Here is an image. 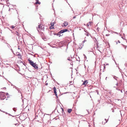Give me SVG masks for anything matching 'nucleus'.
Masks as SVG:
<instances>
[{"mask_svg": "<svg viewBox=\"0 0 127 127\" xmlns=\"http://www.w3.org/2000/svg\"><path fill=\"white\" fill-rule=\"evenodd\" d=\"M28 61L29 63L35 69H38V65L36 64V63H34L31 60L29 59Z\"/></svg>", "mask_w": 127, "mask_h": 127, "instance_id": "1", "label": "nucleus"}, {"mask_svg": "<svg viewBox=\"0 0 127 127\" xmlns=\"http://www.w3.org/2000/svg\"><path fill=\"white\" fill-rule=\"evenodd\" d=\"M44 27L41 25H39L38 26V27H37V29L38 32L43 31L44 30Z\"/></svg>", "mask_w": 127, "mask_h": 127, "instance_id": "2", "label": "nucleus"}, {"mask_svg": "<svg viewBox=\"0 0 127 127\" xmlns=\"http://www.w3.org/2000/svg\"><path fill=\"white\" fill-rule=\"evenodd\" d=\"M5 98L4 93L2 92H0V98L1 100H3Z\"/></svg>", "mask_w": 127, "mask_h": 127, "instance_id": "3", "label": "nucleus"}, {"mask_svg": "<svg viewBox=\"0 0 127 127\" xmlns=\"http://www.w3.org/2000/svg\"><path fill=\"white\" fill-rule=\"evenodd\" d=\"M68 23L66 21L64 22V23L62 25V26L63 27H66L68 25Z\"/></svg>", "mask_w": 127, "mask_h": 127, "instance_id": "4", "label": "nucleus"}, {"mask_svg": "<svg viewBox=\"0 0 127 127\" xmlns=\"http://www.w3.org/2000/svg\"><path fill=\"white\" fill-rule=\"evenodd\" d=\"M68 31V30L67 29H63L61 30L60 31V32L61 34H62L64 32H66Z\"/></svg>", "mask_w": 127, "mask_h": 127, "instance_id": "5", "label": "nucleus"}, {"mask_svg": "<svg viewBox=\"0 0 127 127\" xmlns=\"http://www.w3.org/2000/svg\"><path fill=\"white\" fill-rule=\"evenodd\" d=\"M108 121L106 119H105L103 120L102 122V124L103 125H104Z\"/></svg>", "mask_w": 127, "mask_h": 127, "instance_id": "6", "label": "nucleus"}, {"mask_svg": "<svg viewBox=\"0 0 127 127\" xmlns=\"http://www.w3.org/2000/svg\"><path fill=\"white\" fill-rule=\"evenodd\" d=\"M88 83V81L87 80L84 81L82 84V85H86Z\"/></svg>", "mask_w": 127, "mask_h": 127, "instance_id": "7", "label": "nucleus"}, {"mask_svg": "<svg viewBox=\"0 0 127 127\" xmlns=\"http://www.w3.org/2000/svg\"><path fill=\"white\" fill-rule=\"evenodd\" d=\"M39 34L40 35L42 36L44 35V33L41 31H40V32H38Z\"/></svg>", "mask_w": 127, "mask_h": 127, "instance_id": "8", "label": "nucleus"}, {"mask_svg": "<svg viewBox=\"0 0 127 127\" xmlns=\"http://www.w3.org/2000/svg\"><path fill=\"white\" fill-rule=\"evenodd\" d=\"M53 90L54 91V93L55 94H56V93H57L56 92V89L55 87H54L53 88Z\"/></svg>", "mask_w": 127, "mask_h": 127, "instance_id": "9", "label": "nucleus"}, {"mask_svg": "<svg viewBox=\"0 0 127 127\" xmlns=\"http://www.w3.org/2000/svg\"><path fill=\"white\" fill-rule=\"evenodd\" d=\"M36 2L35 3L36 4H40V2H39V1L38 0H36Z\"/></svg>", "mask_w": 127, "mask_h": 127, "instance_id": "10", "label": "nucleus"}, {"mask_svg": "<svg viewBox=\"0 0 127 127\" xmlns=\"http://www.w3.org/2000/svg\"><path fill=\"white\" fill-rule=\"evenodd\" d=\"M72 111V110L71 109H68L67 110V112L68 113H70Z\"/></svg>", "mask_w": 127, "mask_h": 127, "instance_id": "11", "label": "nucleus"}, {"mask_svg": "<svg viewBox=\"0 0 127 127\" xmlns=\"http://www.w3.org/2000/svg\"><path fill=\"white\" fill-rule=\"evenodd\" d=\"M61 33L60 32H59L57 34V35L59 36L60 37L61 36H62V35H61Z\"/></svg>", "mask_w": 127, "mask_h": 127, "instance_id": "12", "label": "nucleus"}, {"mask_svg": "<svg viewBox=\"0 0 127 127\" xmlns=\"http://www.w3.org/2000/svg\"><path fill=\"white\" fill-rule=\"evenodd\" d=\"M84 31L85 32H86V33H85V34H86L87 36H89V33L88 32H87L85 30H84Z\"/></svg>", "mask_w": 127, "mask_h": 127, "instance_id": "13", "label": "nucleus"}, {"mask_svg": "<svg viewBox=\"0 0 127 127\" xmlns=\"http://www.w3.org/2000/svg\"><path fill=\"white\" fill-rule=\"evenodd\" d=\"M92 23V22H89V23H88L87 24V27H88L89 26V25H91V23Z\"/></svg>", "mask_w": 127, "mask_h": 127, "instance_id": "14", "label": "nucleus"}, {"mask_svg": "<svg viewBox=\"0 0 127 127\" xmlns=\"http://www.w3.org/2000/svg\"><path fill=\"white\" fill-rule=\"evenodd\" d=\"M0 111H1L2 112H3V113H5L6 114H8V113L6 112H4V111H3L2 110H1V109H0Z\"/></svg>", "mask_w": 127, "mask_h": 127, "instance_id": "15", "label": "nucleus"}, {"mask_svg": "<svg viewBox=\"0 0 127 127\" xmlns=\"http://www.w3.org/2000/svg\"><path fill=\"white\" fill-rule=\"evenodd\" d=\"M51 26H54V23H51Z\"/></svg>", "mask_w": 127, "mask_h": 127, "instance_id": "16", "label": "nucleus"}, {"mask_svg": "<svg viewBox=\"0 0 127 127\" xmlns=\"http://www.w3.org/2000/svg\"><path fill=\"white\" fill-rule=\"evenodd\" d=\"M19 93H21V90H20L19 89L18 90Z\"/></svg>", "mask_w": 127, "mask_h": 127, "instance_id": "17", "label": "nucleus"}, {"mask_svg": "<svg viewBox=\"0 0 127 127\" xmlns=\"http://www.w3.org/2000/svg\"><path fill=\"white\" fill-rule=\"evenodd\" d=\"M54 28V27H53V26H51V27H50V29H53Z\"/></svg>", "mask_w": 127, "mask_h": 127, "instance_id": "18", "label": "nucleus"}, {"mask_svg": "<svg viewBox=\"0 0 127 127\" xmlns=\"http://www.w3.org/2000/svg\"><path fill=\"white\" fill-rule=\"evenodd\" d=\"M17 55L18 56H20V57H21V55L20 54H19H19H17Z\"/></svg>", "mask_w": 127, "mask_h": 127, "instance_id": "19", "label": "nucleus"}, {"mask_svg": "<svg viewBox=\"0 0 127 127\" xmlns=\"http://www.w3.org/2000/svg\"><path fill=\"white\" fill-rule=\"evenodd\" d=\"M117 78V77H116L115 76H114L113 77V78L116 80H117V79L116 78Z\"/></svg>", "mask_w": 127, "mask_h": 127, "instance_id": "20", "label": "nucleus"}, {"mask_svg": "<svg viewBox=\"0 0 127 127\" xmlns=\"http://www.w3.org/2000/svg\"><path fill=\"white\" fill-rule=\"evenodd\" d=\"M15 28V26H11V28L12 29H13L14 28Z\"/></svg>", "mask_w": 127, "mask_h": 127, "instance_id": "21", "label": "nucleus"}, {"mask_svg": "<svg viewBox=\"0 0 127 127\" xmlns=\"http://www.w3.org/2000/svg\"><path fill=\"white\" fill-rule=\"evenodd\" d=\"M15 88L16 89L17 91L19 89L16 86L15 87Z\"/></svg>", "mask_w": 127, "mask_h": 127, "instance_id": "22", "label": "nucleus"}, {"mask_svg": "<svg viewBox=\"0 0 127 127\" xmlns=\"http://www.w3.org/2000/svg\"><path fill=\"white\" fill-rule=\"evenodd\" d=\"M13 110L15 111H16V109L15 108H13Z\"/></svg>", "mask_w": 127, "mask_h": 127, "instance_id": "23", "label": "nucleus"}, {"mask_svg": "<svg viewBox=\"0 0 127 127\" xmlns=\"http://www.w3.org/2000/svg\"><path fill=\"white\" fill-rule=\"evenodd\" d=\"M7 44L8 45H7V46H8V47H9H9H10V45H9L7 43Z\"/></svg>", "mask_w": 127, "mask_h": 127, "instance_id": "24", "label": "nucleus"}, {"mask_svg": "<svg viewBox=\"0 0 127 127\" xmlns=\"http://www.w3.org/2000/svg\"><path fill=\"white\" fill-rule=\"evenodd\" d=\"M87 41L86 39H85L84 41H83V42L84 43L85 41Z\"/></svg>", "mask_w": 127, "mask_h": 127, "instance_id": "25", "label": "nucleus"}, {"mask_svg": "<svg viewBox=\"0 0 127 127\" xmlns=\"http://www.w3.org/2000/svg\"><path fill=\"white\" fill-rule=\"evenodd\" d=\"M67 60L69 61H70V58L69 57H68L67 58Z\"/></svg>", "mask_w": 127, "mask_h": 127, "instance_id": "26", "label": "nucleus"}, {"mask_svg": "<svg viewBox=\"0 0 127 127\" xmlns=\"http://www.w3.org/2000/svg\"><path fill=\"white\" fill-rule=\"evenodd\" d=\"M123 45V46H124V48L125 49H126V46H125V45Z\"/></svg>", "mask_w": 127, "mask_h": 127, "instance_id": "27", "label": "nucleus"}, {"mask_svg": "<svg viewBox=\"0 0 127 127\" xmlns=\"http://www.w3.org/2000/svg\"><path fill=\"white\" fill-rule=\"evenodd\" d=\"M11 51L13 53V52H13V50H12V49H11Z\"/></svg>", "mask_w": 127, "mask_h": 127, "instance_id": "28", "label": "nucleus"}, {"mask_svg": "<svg viewBox=\"0 0 127 127\" xmlns=\"http://www.w3.org/2000/svg\"><path fill=\"white\" fill-rule=\"evenodd\" d=\"M116 89L119 91H120V90L118 88H116Z\"/></svg>", "mask_w": 127, "mask_h": 127, "instance_id": "29", "label": "nucleus"}, {"mask_svg": "<svg viewBox=\"0 0 127 127\" xmlns=\"http://www.w3.org/2000/svg\"><path fill=\"white\" fill-rule=\"evenodd\" d=\"M7 114L9 115L10 116H11V115L10 114H9V113H8V114Z\"/></svg>", "mask_w": 127, "mask_h": 127, "instance_id": "30", "label": "nucleus"}, {"mask_svg": "<svg viewBox=\"0 0 127 127\" xmlns=\"http://www.w3.org/2000/svg\"><path fill=\"white\" fill-rule=\"evenodd\" d=\"M76 16H74L73 17V19H75V18H76Z\"/></svg>", "mask_w": 127, "mask_h": 127, "instance_id": "31", "label": "nucleus"}, {"mask_svg": "<svg viewBox=\"0 0 127 127\" xmlns=\"http://www.w3.org/2000/svg\"><path fill=\"white\" fill-rule=\"evenodd\" d=\"M55 95H56V96H57V93H56V94H55Z\"/></svg>", "mask_w": 127, "mask_h": 127, "instance_id": "32", "label": "nucleus"}, {"mask_svg": "<svg viewBox=\"0 0 127 127\" xmlns=\"http://www.w3.org/2000/svg\"><path fill=\"white\" fill-rule=\"evenodd\" d=\"M118 42L119 43H120V41L119 40H118Z\"/></svg>", "mask_w": 127, "mask_h": 127, "instance_id": "33", "label": "nucleus"}, {"mask_svg": "<svg viewBox=\"0 0 127 127\" xmlns=\"http://www.w3.org/2000/svg\"><path fill=\"white\" fill-rule=\"evenodd\" d=\"M116 85L117 86H118V83H117V84H116Z\"/></svg>", "mask_w": 127, "mask_h": 127, "instance_id": "34", "label": "nucleus"}, {"mask_svg": "<svg viewBox=\"0 0 127 127\" xmlns=\"http://www.w3.org/2000/svg\"><path fill=\"white\" fill-rule=\"evenodd\" d=\"M83 55L84 57H86V56L84 54H83Z\"/></svg>", "mask_w": 127, "mask_h": 127, "instance_id": "35", "label": "nucleus"}, {"mask_svg": "<svg viewBox=\"0 0 127 127\" xmlns=\"http://www.w3.org/2000/svg\"><path fill=\"white\" fill-rule=\"evenodd\" d=\"M61 109H62V111H63L64 110H63V108H61Z\"/></svg>", "mask_w": 127, "mask_h": 127, "instance_id": "36", "label": "nucleus"}, {"mask_svg": "<svg viewBox=\"0 0 127 127\" xmlns=\"http://www.w3.org/2000/svg\"><path fill=\"white\" fill-rule=\"evenodd\" d=\"M84 58H85H85L86 59V57H84Z\"/></svg>", "mask_w": 127, "mask_h": 127, "instance_id": "37", "label": "nucleus"}, {"mask_svg": "<svg viewBox=\"0 0 127 127\" xmlns=\"http://www.w3.org/2000/svg\"><path fill=\"white\" fill-rule=\"evenodd\" d=\"M95 39V42H96V41H97V40H96V39Z\"/></svg>", "mask_w": 127, "mask_h": 127, "instance_id": "38", "label": "nucleus"}, {"mask_svg": "<svg viewBox=\"0 0 127 127\" xmlns=\"http://www.w3.org/2000/svg\"><path fill=\"white\" fill-rule=\"evenodd\" d=\"M87 111H88V114H89V111L88 110H87Z\"/></svg>", "mask_w": 127, "mask_h": 127, "instance_id": "39", "label": "nucleus"}, {"mask_svg": "<svg viewBox=\"0 0 127 127\" xmlns=\"http://www.w3.org/2000/svg\"><path fill=\"white\" fill-rule=\"evenodd\" d=\"M48 85V83H46V85Z\"/></svg>", "mask_w": 127, "mask_h": 127, "instance_id": "40", "label": "nucleus"}, {"mask_svg": "<svg viewBox=\"0 0 127 127\" xmlns=\"http://www.w3.org/2000/svg\"><path fill=\"white\" fill-rule=\"evenodd\" d=\"M107 77H106V79H106V80H107Z\"/></svg>", "mask_w": 127, "mask_h": 127, "instance_id": "41", "label": "nucleus"}, {"mask_svg": "<svg viewBox=\"0 0 127 127\" xmlns=\"http://www.w3.org/2000/svg\"><path fill=\"white\" fill-rule=\"evenodd\" d=\"M121 92H122V90H121Z\"/></svg>", "mask_w": 127, "mask_h": 127, "instance_id": "42", "label": "nucleus"}, {"mask_svg": "<svg viewBox=\"0 0 127 127\" xmlns=\"http://www.w3.org/2000/svg\"><path fill=\"white\" fill-rule=\"evenodd\" d=\"M19 58H20V56H19Z\"/></svg>", "mask_w": 127, "mask_h": 127, "instance_id": "43", "label": "nucleus"}, {"mask_svg": "<svg viewBox=\"0 0 127 127\" xmlns=\"http://www.w3.org/2000/svg\"><path fill=\"white\" fill-rule=\"evenodd\" d=\"M105 66H104V68H105Z\"/></svg>", "mask_w": 127, "mask_h": 127, "instance_id": "44", "label": "nucleus"}, {"mask_svg": "<svg viewBox=\"0 0 127 127\" xmlns=\"http://www.w3.org/2000/svg\"><path fill=\"white\" fill-rule=\"evenodd\" d=\"M8 93H7V95H8Z\"/></svg>", "mask_w": 127, "mask_h": 127, "instance_id": "45", "label": "nucleus"}, {"mask_svg": "<svg viewBox=\"0 0 127 127\" xmlns=\"http://www.w3.org/2000/svg\"><path fill=\"white\" fill-rule=\"evenodd\" d=\"M117 43H117V42H116V44H117Z\"/></svg>", "mask_w": 127, "mask_h": 127, "instance_id": "46", "label": "nucleus"}, {"mask_svg": "<svg viewBox=\"0 0 127 127\" xmlns=\"http://www.w3.org/2000/svg\"><path fill=\"white\" fill-rule=\"evenodd\" d=\"M16 124H15V125H16Z\"/></svg>", "mask_w": 127, "mask_h": 127, "instance_id": "47", "label": "nucleus"}]
</instances>
